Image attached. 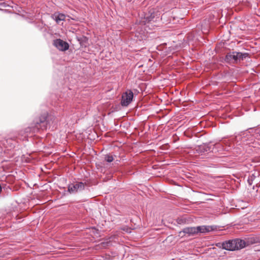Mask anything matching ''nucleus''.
<instances>
[{
	"label": "nucleus",
	"mask_w": 260,
	"mask_h": 260,
	"mask_svg": "<svg viewBox=\"0 0 260 260\" xmlns=\"http://www.w3.org/2000/svg\"><path fill=\"white\" fill-rule=\"evenodd\" d=\"M85 185V184L82 182H76L69 185L68 191L71 193H75L84 190Z\"/></svg>",
	"instance_id": "5"
},
{
	"label": "nucleus",
	"mask_w": 260,
	"mask_h": 260,
	"mask_svg": "<svg viewBox=\"0 0 260 260\" xmlns=\"http://www.w3.org/2000/svg\"><path fill=\"white\" fill-rule=\"evenodd\" d=\"M182 233H184V235H187L188 236H192L197 234L196 227H187L184 228L183 230L180 232V234Z\"/></svg>",
	"instance_id": "11"
},
{
	"label": "nucleus",
	"mask_w": 260,
	"mask_h": 260,
	"mask_svg": "<svg viewBox=\"0 0 260 260\" xmlns=\"http://www.w3.org/2000/svg\"><path fill=\"white\" fill-rule=\"evenodd\" d=\"M242 139L243 142H246V144L252 143L255 140H260V128L247 130L243 133Z\"/></svg>",
	"instance_id": "2"
},
{
	"label": "nucleus",
	"mask_w": 260,
	"mask_h": 260,
	"mask_svg": "<svg viewBox=\"0 0 260 260\" xmlns=\"http://www.w3.org/2000/svg\"><path fill=\"white\" fill-rule=\"evenodd\" d=\"M234 240L235 241V243L236 244L235 245L236 246V250L242 249L244 248L246 245L245 241L243 240L237 239H234Z\"/></svg>",
	"instance_id": "13"
},
{
	"label": "nucleus",
	"mask_w": 260,
	"mask_h": 260,
	"mask_svg": "<svg viewBox=\"0 0 260 260\" xmlns=\"http://www.w3.org/2000/svg\"><path fill=\"white\" fill-rule=\"evenodd\" d=\"M134 94L131 90H127L122 95L121 104L123 106H127L132 101Z\"/></svg>",
	"instance_id": "4"
},
{
	"label": "nucleus",
	"mask_w": 260,
	"mask_h": 260,
	"mask_svg": "<svg viewBox=\"0 0 260 260\" xmlns=\"http://www.w3.org/2000/svg\"><path fill=\"white\" fill-rule=\"evenodd\" d=\"M255 178V176L253 175H252L251 176H250L248 180V183L249 185H251L252 183L253 180Z\"/></svg>",
	"instance_id": "15"
},
{
	"label": "nucleus",
	"mask_w": 260,
	"mask_h": 260,
	"mask_svg": "<svg viewBox=\"0 0 260 260\" xmlns=\"http://www.w3.org/2000/svg\"><path fill=\"white\" fill-rule=\"evenodd\" d=\"M248 53L239 52H232L228 53L225 57V61L226 62L237 63L243 60L248 56Z\"/></svg>",
	"instance_id": "3"
},
{
	"label": "nucleus",
	"mask_w": 260,
	"mask_h": 260,
	"mask_svg": "<svg viewBox=\"0 0 260 260\" xmlns=\"http://www.w3.org/2000/svg\"><path fill=\"white\" fill-rule=\"evenodd\" d=\"M144 37H145V36H144V35H143V36H140V40H141V39H143V38H144Z\"/></svg>",
	"instance_id": "17"
},
{
	"label": "nucleus",
	"mask_w": 260,
	"mask_h": 260,
	"mask_svg": "<svg viewBox=\"0 0 260 260\" xmlns=\"http://www.w3.org/2000/svg\"><path fill=\"white\" fill-rule=\"evenodd\" d=\"M215 229L214 226L201 225L196 227L197 234L206 233L212 231Z\"/></svg>",
	"instance_id": "10"
},
{
	"label": "nucleus",
	"mask_w": 260,
	"mask_h": 260,
	"mask_svg": "<svg viewBox=\"0 0 260 260\" xmlns=\"http://www.w3.org/2000/svg\"><path fill=\"white\" fill-rule=\"evenodd\" d=\"M53 45L59 50L64 51L69 48V44L60 39H56L53 42Z\"/></svg>",
	"instance_id": "7"
},
{
	"label": "nucleus",
	"mask_w": 260,
	"mask_h": 260,
	"mask_svg": "<svg viewBox=\"0 0 260 260\" xmlns=\"http://www.w3.org/2000/svg\"><path fill=\"white\" fill-rule=\"evenodd\" d=\"M223 145H227V142L224 141L222 142H217L215 143L214 144H211L212 145V149H213V150H212V152H216L220 151H222L224 150H227L226 148L224 147Z\"/></svg>",
	"instance_id": "9"
},
{
	"label": "nucleus",
	"mask_w": 260,
	"mask_h": 260,
	"mask_svg": "<svg viewBox=\"0 0 260 260\" xmlns=\"http://www.w3.org/2000/svg\"><path fill=\"white\" fill-rule=\"evenodd\" d=\"M52 18L57 23H59L60 21L65 20L66 16L63 14L56 13L53 15Z\"/></svg>",
	"instance_id": "12"
},
{
	"label": "nucleus",
	"mask_w": 260,
	"mask_h": 260,
	"mask_svg": "<svg viewBox=\"0 0 260 260\" xmlns=\"http://www.w3.org/2000/svg\"><path fill=\"white\" fill-rule=\"evenodd\" d=\"M236 244L234 240H229L221 244L222 248L224 249L229 251H234L236 250Z\"/></svg>",
	"instance_id": "8"
},
{
	"label": "nucleus",
	"mask_w": 260,
	"mask_h": 260,
	"mask_svg": "<svg viewBox=\"0 0 260 260\" xmlns=\"http://www.w3.org/2000/svg\"><path fill=\"white\" fill-rule=\"evenodd\" d=\"M50 119L46 114L41 115L39 118H36L28 127L20 131L17 138L23 141L27 140L28 137H31L41 131L46 130L50 125Z\"/></svg>",
	"instance_id": "1"
},
{
	"label": "nucleus",
	"mask_w": 260,
	"mask_h": 260,
	"mask_svg": "<svg viewBox=\"0 0 260 260\" xmlns=\"http://www.w3.org/2000/svg\"><path fill=\"white\" fill-rule=\"evenodd\" d=\"M114 158L113 156L107 154L105 156V160L108 162H111L113 160Z\"/></svg>",
	"instance_id": "14"
},
{
	"label": "nucleus",
	"mask_w": 260,
	"mask_h": 260,
	"mask_svg": "<svg viewBox=\"0 0 260 260\" xmlns=\"http://www.w3.org/2000/svg\"><path fill=\"white\" fill-rule=\"evenodd\" d=\"M153 18V17H150V18L149 17H144V20L143 21V22H144V23H146L147 22H150L151 21H152V19Z\"/></svg>",
	"instance_id": "16"
},
{
	"label": "nucleus",
	"mask_w": 260,
	"mask_h": 260,
	"mask_svg": "<svg viewBox=\"0 0 260 260\" xmlns=\"http://www.w3.org/2000/svg\"><path fill=\"white\" fill-rule=\"evenodd\" d=\"M212 149L211 143H206L201 145H199L196 147V152L199 154L203 155L208 152H212L213 149Z\"/></svg>",
	"instance_id": "6"
}]
</instances>
